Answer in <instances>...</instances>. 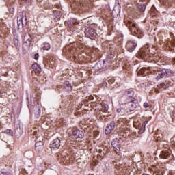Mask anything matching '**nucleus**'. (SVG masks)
<instances>
[{
	"instance_id": "1",
	"label": "nucleus",
	"mask_w": 175,
	"mask_h": 175,
	"mask_svg": "<svg viewBox=\"0 0 175 175\" xmlns=\"http://www.w3.org/2000/svg\"><path fill=\"white\" fill-rule=\"evenodd\" d=\"M124 23L131 32L133 35H138V33H140L142 32L140 31V28H139V25L136 24L135 21H133L131 18H124Z\"/></svg>"
},
{
	"instance_id": "2",
	"label": "nucleus",
	"mask_w": 175,
	"mask_h": 175,
	"mask_svg": "<svg viewBox=\"0 0 175 175\" xmlns=\"http://www.w3.org/2000/svg\"><path fill=\"white\" fill-rule=\"evenodd\" d=\"M137 7L140 12H144L146 10V5L150 2V0H135Z\"/></svg>"
},
{
	"instance_id": "3",
	"label": "nucleus",
	"mask_w": 175,
	"mask_h": 175,
	"mask_svg": "<svg viewBox=\"0 0 175 175\" xmlns=\"http://www.w3.org/2000/svg\"><path fill=\"white\" fill-rule=\"evenodd\" d=\"M85 34L86 38H89V39H95L97 35L95 29L91 27H88L85 29Z\"/></svg>"
},
{
	"instance_id": "4",
	"label": "nucleus",
	"mask_w": 175,
	"mask_h": 175,
	"mask_svg": "<svg viewBox=\"0 0 175 175\" xmlns=\"http://www.w3.org/2000/svg\"><path fill=\"white\" fill-rule=\"evenodd\" d=\"M173 75V72H172V70L170 69H163L161 71H160L157 76V80H159V79H163L165 76H172Z\"/></svg>"
},
{
	"instance_id": "5",
	"label": "nucleus",
	"mask_w": 175,
	"mask_h": 175,
	"mask_svg": "<svg viewBox=\"0 0 175 175\" xmlns=\"http://www.w3.org/2000/svg\"><path fill=\"white\" fill-rule=\"evenodd\" d=\"M72 139H83L84 137V133L82 131L74 129L72 130Z\"/></svg>"
},
{
	"instance_id": "6",
	"label": "nucleus",
	"mask_w": 175,
	"mask_h": 175,
	"mask_svg": "<svg viewBox=\"0 0 175 175\" xmlns=\"http://www.w3.org/2000/svg\"><path fill=\"white\" fill-rule=\"evenodd\" d=\"M114 128H116V122L112 121L106 126L105 129V135H110L114 131Z\"/></svg>"
},
{
	"instance_id": "7",
	"label": "nucleus",
	"mask_w": 175,
	"mask_h": 175,
	"mask_svg": "<svg viewBox=\"0 0 175 175\" xmlns=\"http://www.w3.org/2000/svg\"><path fill=\"white\" fill-rule=\"evenodd\" d=\"M137 46V43H136L135 41H128L126 44V49H127V51L132 53V51L136 49Z\"/></svg>"
},
{
	"instance_id": "8",
	"label": "nucleus",
	"mask_w": 175,
	"mask_h": 175,
	"mask_svg": "<svg viewBox=\"0 0 175 175\" xmlns=\"http://www.w3.org/2000/svg\"><path fill=\"white\" fill-rule=\"evenodd\" d=\"M18 29L20 28H24L27 25V16L23 15L17 21Z\"/></svg>"
},
{
	"instance_id": "9",
	"label": "nucleus",
	"mask_w": 175,
	"mask_h": 175,
	"mask_svg": "<svg viewBox=\"0 0 175 175\" xmlns=\"http://www.w3.org/2000/svg\"><path fill=\"white\" fill-rule=\"evenodd\" d=\"M111 146L116 150V151H120L121 150V142L118 138L114 139L111 142Z\"/></svg>"
},
{
	"instance_id": "10",
	"label": "nucleus",
	"mask_w": 175,
	"mask_h": 175,
	"mask_svg": "<svg viewBox=\"0 0 175 175\" xmlns=\"http://www.w3.org/2000/svg\"><path fill=\"white\" fill-rule=\"evenodd\" d=\"M44 148V143L42 141H38L35 144V150L37 152H42Z\"/></svg>"
},
{
	"instance_id": "11",
	"label": "nucleus",
	"mask_w": 175,
	"mask_h": 175,
	"mask_svg": "<svg viewBox=\"0 0 175 175\" xmlns=\"http://www.w3.org/2000/svg\"><path fill=\"white\" fill-rule=\"evenodd\" d=\"M66 25H67L68 27V28L70 29V30L73 32V31H76V29H77V27H79V23L68 21V22L66 23Z\"/></svg>"
},
{
	"instance_id": "12",
	"label": "nucleus",
	"mask_w": 175,
	"mask_h": 175,
	"mask_svg": "<svg viewBox=\"0 0 175 175\" xmlns=\"http://www.w3.org/2000/svg\"><path fill=\"white\" fill-rule=\"evenodd\" d=\"M163 46H166L170 50H173L172 47H175V39L172 38L170 40L164 42Z\"/></svg>"
},
{
	"instance_id": "13",
	"label": "nucleus",
	"mask_w": 175,
	"mask_h": 175,
	"mask_svg": "<svg viewBox=\"0 0 175 175\" xmlns=\"http://www.w3.org/2000/svg\"><path fill=\"white\" fill-rule=\"evenodd\" d=\"M172 85V82L170 80H166L165 81L161 83L158 85V88H163L166 90V88H169Z\"/></svg>"
},
{
	"instance_id": "14",
	"label": "nucleus",
	"mask_w": 175,
	"mask_h": 175,
	"mask_svg": "<svg viewBox=\"0 0 175 175\" xmlns=\"http://www.w3.org/2000/svg\"><path fill=\"white\" fill-rule=\"evenodd\" d=\"M31 68L33 70V72H35V73H40L42 72V67H40V65H39L37 63L33 64L31 65Z\"/></svg>"
},
{
	"instance_id": "15",
	"label": "nucleus",
	"mask_w": 175,
	"mask_h": 175,
	"mask_svg": "<svg viewBox=\"0 0 175 175\" xmlns=\"http://www.w3.org/2000/svg\"><path fill=\"white\" fill-rule=\"evenodd\" d=\"M51 146L53 148H59V147L61 146V139H59V138L55 139L53 141V142H52Z\"/></svg>"
},
{
	"instance_id": "16",
	"label": "nucleus",
	"mask_w": 175,
	"mask_h": 175,
	"mask_svg": "<svg viewBox=\"0 0 175 175\" xmlns=\"http://www.w3.org/2000/svg\"><path fill=\"white\" fill-rule=\"evenodd\" d=\"M160 158L162 159H169L170 158V153L167 151H162L160 154Z\"/></svg>"
},
{
	"instance_id": "17",
	"label": "nucleus",
	"mask_w": 175,
	"mask_h": 175,
	"mask_svg": "<svg viewBox=\"0 0 175 175\" xmlns=\"http://www.w3.org/2000/svg\"><path fill=\"white\" fill-rule=\"evenodd\" d=\"M78 7L79 8H85V6H88V0H77Z\"/></svg>"
},
{
	"instance_id": "18",
	"label": "nucleus",
	"mask_w": 175,
	"mask_h": 175,
	"mask_svg": "<svg viewBox=\"0 0 175 175\" xmlns=\"http://www.w3.org/2000/svg\"><path fill=\"white\" fill-rule=\"evenodd\" d=\"M129 111H134L136 109V103H129L127 104Z\"/></svg>"
},
{
	"instance_id": "19",
	"label": "nucleus",
	"mask_w": 175,
	"mask_h": 175,
	"mask_svg": "<svg viewBox=\"0 0 175 175\" xmlns=\"http://www.w3.org/2000/svg\"><path fill=\"white\" fill-rule=\"evenodd\" d=\"M31 44L32 42L31 40L24 41L23 44V49H24L25 50L29 49V47H31Z\"/></svg>"
},
{
	"instance_id": "20",
	"label": "nucleus",
	"mask_w": 175,
	"mask_h": 175,
	"mask_svg": "<svg viewBox=\"0 0 175 175\" xmlns=\"http://www.w3.org/2000/svg\"><path fill=\"white\" fill-rule=\"evenodd\" d=\"M96 66L99 70L105 69V68H106V66H105V60L96 63Z\"/></svg>"
},
{
	"instance_id": "21",
	"label": "nucleus",
	"mask_w": 175,
	"mask_h": 175,
	"mask_svg": "<svg viewBox=\"0 0 175 175\" xmlns=\"http://www.w3.org/2000/svg\"><path fill=\"white\" fill-rule=\"evenodd\" d=\"M64 88H68V91H72V85L69 83V81H66L64 83Z\"/></svg>"
},
{
	"instance_id": "22",
	"label": "nucleus",
	"mask_w": 175,
	"mask_h": 175,
	"mask_svg": "<svg viewBox=\"0 0 175 175\" xmlns=\"http://www.w3.org/2000/svg\"><path fill=\"white\" fill-rule=\"evenodd\" d=\"M125 95H126V96H129V98H132V96L135 95V92L133 90H126L125 92Z\"/></svg>"
},
{
	"instance_id": "23",
	"label": "nucleus",
	"mask_w": 175,
	"mask_h": 175,
	"mask_svg": "<svg viewBox=\"0 0 175 175\" xmlns=\"http://www.w3.org/2000/svg\"><path fill=\"white\" fill-rule=\"evenodd\" d=\"M154 59H156V61H159V60L162 59V55H161V53H154Z\"/></svg>"
},
{
	"instance_id": "24",
	"label": "nucleus",
	"mask_w": 175,
	"mask_h": 175,
	"mask_svg": "<svg viewBox=\"0 0 175 175\" xmlns=\"http://www.w3.org/2000/svg\"><path fill=\"white\" fill-rule=\"evenodd\" d=\"M147 124H148V121L146 120L144 122V124H142V128L140 130V132H144V131H146V125H147Z\"/></svg>"
},
{
	"instance_id": "25",
	"label": "nucleus",
	"mask_w": 175,
	"mask_h": 175,
	"mask_svg": "<svg viewBox=\"0 0 175 175\" xmlns=\"http://www.w3.org/2000/svg\"><path fill=\"white\" fill-rule=\"evenodd\" d=\"M28 40H31V35L26 33L24 37V42H28Z\"/></svg>"
},
{
	"instance_id": "26",
	"label": "nucleus",
	"mask_w": 175,
	"mask_h": 175,
	"mask_svg": "<svg viewBox=\"0 0 175 175\" xmlns=\"http://www.w3.org/2000/svg\"><path fill=\"white\" fill-rule=\"evenodd\" d=\"M51 47V46H50L49 43H44V46H43L44 50H50Z\"/></svg>"
},
{
	"instance_id": "27",
	"label": "nucleus",
	"mask_w": 175,
	"mask_h": 175,
	"mask_svg": "<svg viewBox=\"0 0 175 175\" xmlns=\"http://www.w3.org/2000/svg\"><path fill=\"white\" fill-rule=\"evenodd\" d=\"M4 133L9 135V136H13V131L10 129H7L4 131Z\"/></svg>"
},
{
	"instance_id": "28",
	"label": "nucleus",
	"mask_w": 175,
	"mask_h": 175,
	"mask_svg": "<svg viewBox=\"0 0 175 175\" xmlns=\"http://www.w3.org/2000/svg\"><path fill=\"white\" fill-rule=\"evenodd\" d=\"M48 64L51 68H53V66H55V62L54 60H49L48 62Z\"/></svg>"
},
{
	"instance_id": "29",
	"label": "nucleus",
	"mask_w": 175,
	"mask_h": 175,
	"mask_svg": "<svg viewBox=\"0 0 175 175\" xmlns=\"http://www.w3.org/2000/svg\"><path fill=\"white\" fill-rule=\"evenodd\" d=\"M67 49H68L70 53H71L72 55L75 54V48H70V46H68Z\"/></svg>"
},
{
	"instance_id": "30",
	"label": "nucleus",
	"mask_w": 175,
	"mask_h": 175,
	"mask_svg": "<svg viewBox=\"0 0 175 175\" xmlns=\"http://www.w3.org/2000/svg\"><path fill=\"white\" fill-rule=\"evenodd\" d=\"M153 175H163V172L158 170L154 172Z\"/></svg>"
},
{
	"instance_id": "31",
	"label": "nucleus",
	"mask_w": 175,
	"mask_h": 175,
	"mask_svg": "<svg viewBox=\"0 0 175 175\" xmlns=\"http://www.w3.org/2000/svg\"><path fill=\"white\" fill-rule=\"evenodd\" d=\"M137 103V100L133 98L131 99L129 103Z\"/></svg>"
},
{
	"instance_id": "32",
	"label": "nucleus",
	"mask_w": 175,
	"mask_h": 175,
	"mask_svg": "<svg viewBox=\"0 0 175 175\" xmlns=\"http://www.w3.org/2000/svg\"><path fill=\"white\" fill-rule=\"evenodd\" d=\"M34 59L38 60L39 59V53H36L34 55Z\"/></svg>"
},
{
	"instance_id": "33",
	"label": "nucleus",
	"mask_w": 175,
	"mask_h": 175,
	"mask_svg": "<svg viewBox=\"0 0 175 175\" xmlns=\"http://www.w3.org/2000/svg\"><path fill=\"white\" fill-rule=\"evenodd\" d=\"M150 105H148V103H144V107H145V109H147V107H149Z\"/></svg>"
},
{
	"instance_id": "34",
	"label": "nucleus",
	"mask_w": 175,
	"mask_h": 175,
	"mask_svg": "<svg viewBox=\"0 0 175 175\" xmlns=\"http://www.w3.org/2000/svg\"><path fill=\"white\" fill-rule=\"evenodd\" d=\"M8 174H9V172H0V175H8Z\"/></svg>"
},
{
	"instance_id": "35",
	"label": "nucleus",
	"mask_w": 175,
	"mask_h": 175,
	"mask_svg": "<svg viewBox=\"0 0 175 175\" xmlns=\"http://www.w3.org/2000/svg\"><path fill=\"white\" fill-rule=\"evenodd\" d=\"M117 113H121V109L118 108L116 109Z\"/></svg>"
},
{
	"instance_id": "36",
	"label": "nucleus",
	"mask_w": 175,
	"mask_h": 175,
	"mask_svg": "<svg viewBox=\"0 0 175 175\" xmlns=\"http://www.w3.org/2000/svg\"><path fill=\"white\" fill-rule=\"evenodd\" d=\"M109 83L113 84V83H114V79H109Z\"/></svg>"
},
{
	"instance_id": "37",
	"label": "nucleus",
	"mask_w": 175,
	"mask_h": 175,
	"mask_svg": "<svg viewBox=\"0 0 175 175\" xmlns=\"http://www.w3.org/2000/svg\"><path fill=\"white\" fill-rule=\"evenodd\" d=\"M102 151H103L102 149H99V150H98L99 154H102Z\"/></svg>"
},
{
	"instance_id": "38",
	"label": "nucleus",
	"mask_w": 175,
	"mask_h": 175,
	"mask_svg": "<svg viewBox=\"0 0 175 175\" xmlns=\"http://www.w3.org/2000/svg\"><path fill=\"white\" fill-rule=\"evenodd\" d=\"M28 107H29V111H31L32 109L31 108V107H29V105H28Z\"/></svg>"
},
{
	"instance_id": "39",
	"label": "nucleus",
	"mask_w": 175,
	"mask_h": 175,
	"mask_svg": "<svg viewBox=\"0 0 175 175\" xmlns=\"http://www.w3.org/2000/svg\"><path fill=\"white\" fill-rule=\"evenodd\" d=\"M142 73H144V68H142Z\"/></svg>"
},
{
	"instance_id": "40",
	"label": "nucleus",
	"mask_w": 175,
	"mask_h": 175,
	"mask_svg": "<svg viewBox=\"0 0 175 175\" xmlns=\"http://www.w3.org/2000/svg\"><path fill=\"white\" fill-rule=\"evenodd\" d=\"M149 53H150V54H152V52L151 51V50H149Z\"/></svg>"
},
{
	"instance_id": "41",
	"label": "nucleus",
	"mask_w": 175,
	"mask_h": 175,
	"mask_svg": "<svg viewBox=\"0 0 175 175\" xmlns=\"http://www.w3.org/2000/svg\"><path fill=\"white\" fill-rule=\"evenodd\" d=\"M174 146H175V142H174Z\"/></svg>"
}]
</instances>
